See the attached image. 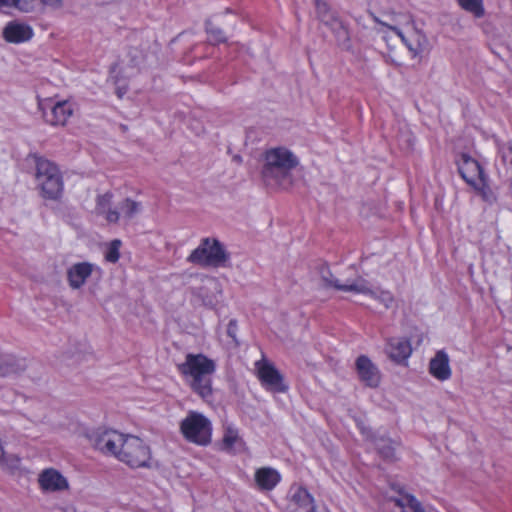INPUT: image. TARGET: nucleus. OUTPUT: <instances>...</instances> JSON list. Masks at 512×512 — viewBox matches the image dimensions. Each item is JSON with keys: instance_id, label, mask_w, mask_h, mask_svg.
I'll list each match as a JSON object with an SVG mask.
<instances>
[{"instance_id": "nucleus-1", "label": "nucleus", "mask_w": 512, "mask_h": 512, "mask_svg": "<svg viewBox=\"0 0 512 512\" xmlns=\"http://www.w3.org/2000/svg\"><path fill=\"white\" fill-rule=\"evenodd\" d=\"M262 179L267 186H285L291 183V172L300 164L299 158L283 146L267 149L262 155Z\"/></svg>"}, {"instance_id": "nucleus-2", "label": "nucleus", "mask_w": 512, "mask_h": 512, "mask_svg": "<svg viewBox=\"0 0 512 512\" xmlns=\"http://www.w3.org/2000/svg\"><path fill=\"white\" fill-rule=\"evenodd\" d=\"M215 363L203 354H187L185 362L178 366L179 371L191 378L190 386L202 399L212 395L211 377L215 372Z\"/></svg>"}, {"instance_id": "nucleus-3", "label": "nucleus", "mask_w": 512, "mask_h": 512, "mask_svg": "<svg viewBox=\"0 0 512 512\" xmlns=\"http://www.w3.org/2000/svg\"><path fill=\"white\" fill-rule=\"evenodd\" d=\"M26 160L35 170L34 176L42 197L59 199L63 192V177L57 165L38 154H29Z\"/></svg>"}, {"instance_id": "nucleus-4", "label": "nucleus", "mask_w": 512, "mask_h": 512, "mask_svg": "<svg viewBox=\"0 0 512 512\" xmlns=\"http://www.w3.org/2000/svg\"><path fill=\"white\" fill-rule=\"evenodd\" d=\"M322 278L328 286L334 287L343 292L368 296L377 300L386 308H391L394 304V297L390 291L374 288L367 280L363 279L362 277L344 281L334 278L332 275L327 277L323 274Z\"/></svg>"}, {"instance_id": "nucleus-5", "label": "nucleus", "mask_w": 512, "mask_h": 512, "mask_svg": "<svg viewBox=\"0 0 512 512\" xmlns=\"http://www.w3.org/2000/svg\"><path fill=\"white\" fill-rule=\"evenodd\" d=\"M115 458L131 468H149L151 451L139 437L124 434Z\"/></svg>"}, {"instance_id": "nucleus-6", "label": "nucleus", "mask_w": 512, "mask_h": 512, "mask_svg": "<svg viewBox=\"0 0 512 512\" xmlns=\"http://www.w3.org/2000/svg\"><path fill=\"white\" fill-rule=\"evenodd\" d=\"M229 260V253L216 238H203L199 246L188 256L187 261L201 267H221Z\"/></svg>"}, {"instance_id": "nucleus-7", "label": "nucleus", "mask_w": 512, "mask_h": 512, "mask_svg": "<svg viewBox=\"0 0 512 512\" xmlns=\"http://www.w3.org/2000/svg\"><path fill=\"white\" fill-rule=\"evenodd\" d=\"M180 432L188 442L205 446L211 442L212 424L202 413L189 411L180 423Z\"/></svg>"}, {"instance_id": "nucleus-8", "label": "nucleus", "mask_w": 512, "mask_h": 512, "mask_svg": "<svg viewBox=\"0 0 512 512\" xmlns=\"http://www.w3.org/2000/svg\"><path fill=\"white\" fill-rule=\"evenodd\" d=\"M124 434L106 428H97L86 433L89 444L106 456H116Z\"/></svg>"}, {"instance_id": "nucleus-9", "label": "nucleus", "mask_w": 512, "mask_h": 512, "mask_svg": "<svg viewBox=\"0 0 512 512\" xmlns=\"http://www.w3.org/2000/svg\"><path fill=\"white\" fill-rule=\"evenodd\" d=\"M258 379L262 387L271 393H284L288 389L283 375L264 355H262L261 359H258Z\"/></svg>"}, {"instance_id": "nucleus-10", "label": "nucleus", "mask_w": 512, "mask_h": 512, "mask_svg": "<svg viewBox=\"0 0 512 512\" xmlns=\"http://www.w3.org/2000/svg\"><path fill=\"white\" fill-rule=\"evenodd\" d=\"M44 120L50 125H64L72 115V108L66 101L52 104L51 100L39 101Z\"/></svg>"}, {"instance_id": "nucleus-11", "label": "nucleus", "mask_w": 512, "mask_h": 512, "mask_svg": "<svg viewBox=\"0 0 512 512\" xmlns=\"http://www.w3.org/2000/svg\"><path fill=\"white\" fill-rule=\"evenodd\" d=\"M374 20L382 27L387 28L388 30L394 32L401 39V41L406 45V47L413 54V56H417L418 54H420L423 51L425 44H426V38L418 30L412 29L409 34H405L398 27L388 25L387 23L379 20L377 17H374Z\"/></svg>"}, {"instance_id": "nucleus-12", "label": "nucleus", "mask_w": 512, "mask_h": 512, "mask_svg": "<svg viewBox=\"0 0 512 512\" xmlns=\"http://www.w3.org/2000/svg\"><path fill=\"white\" fill-rule=\"evenodd\" d=\"M458 170L462 178L470 186L478 184L479 181L487 177L479 162L467 154L461 155L458 162Z\"/></svg>"}, {"instance_id": "nucleus-13", "label": "nucleus", "mask_w": 512, "mask_h": 512, "mask_svg": "<svg viewBox=\"0 0 512 512\" xmlns=\"http://www.w3.org/2000/svg\"><path fill=\"white\" fill-rule=\"evenodd\" d=\"M96 269L99 270L96 265L90 262H79L71 265L66 273L70 288L73 290L82 288Z\"/></svg>"}, {"instance_id": "nucleus-14", "label": "nucleus", "mask_w": 512, "mask_h": 512, "mask_svg": "<svg viewBox=\"0 0 512 512\" xmlns=\"http://www.w3.org/2000/svg\"><path fill=\"white\" fill-rule=\"evenodd\" d=\"M40 488L45 492H56L68 489L67 479L57 470L48 468L39 474Z\"/></svg>"}, {"instance_id": "nucleus-15", "label": "nucleus", "mask_w": 512, "mask_h": 512, "mask_svg": "<svg viewBox=\"0 0 512 512\" xmlns=\"http://www.w3.org/2000/svg\"><path fill=\"white\" fill-rule=\"evenodd\" d=\"M356 369L359 379L369 387H377L380 383L378 368L366 356H360L356 360Z\"/></svg>"}, {"instance_id": "nucleus-16", "label": "nucleus", "mask_w": 512, "mask_h": 512, "mask_svg": "<svg viewBox=\"0 0 512 512\" xmlns=\"http://www.w3.org/2000/svg\"><path fill=\"white\" fill-rule=\"evenodd\" d=\"M129 65L138 69L152 66L158 60L157 49L146 51L143 47H131L128 51Z\"/></svg>"}, {"instance_id": "nucleus-17", "label": "nucleus", "mask_w": 512, "mask_h": 512, "mask_svg": "<svg viewBox=\"0 0 512 512\" xmlns=\"http://www.w3.org/2000/svg\"><path fill=\"white\" fill-rule=\"evenodd\" d=\"M361 432L366 435L378 452L386 459H393L395 456V443L384 434L373 433L359 425Z\"/></svg>"}, {"instance_id": "nucleus-18", "label": "nucleus", "mask_w": 512, "mask_h": 512, "mask_svg": "<svg viewBox=\"0 0 512 512\" xmlns=\"http://www.w3.org/2000/svg\"><path fill=\"white\" fill-rule=\"evenodd\" d=\"M33 36V30L29 25L9 22L3 29V37L10 43H22L30 40Z\"/></svg>"}, {"instance_id": "nucleus-19", "label": "nucleus", "mask_w": 512, "mask_h": 512, "mask_svg": "<svg viewBox=\"0 0 512 512\" xmlns=\"http://www.w3.org/2000/svg\"><path fill=\"white\" fill-rule=\"evenodd\" d=\"M429 371L433 377L440 381L448 380L451 377L449 356L445 351H438L430 360Z\"/></svg>"}, {"instance_id": "nucleus-20", "label": "nucleus", "mask_w": 512, "mask_h": 512, "mask_svg": "<svg viewBox=\"0 0 512 512\" xmlns=\"http://www.w3.org/2000/svg\"><path fill=\"white\" fill-rule=\"evenodd\" d=\"M386 353L393 361L402 363L412 353L411 344L405 338H391L386 345Z\"/></svg>"}, {"instance_id": "nucleus-21", "label": "nucleus", "mask_w": 512, "mask_h": 512, "mask_svg": "<svg viewBox=\"0 0 512 512\" xmlns=\"http://www.w3.org/2000/svg\"><path fill=\"white\" fill-rule=\"evenodd\" d=\"M395 512H427L422 504L408 493H399L395 498H390Z\"/></svg>"}, {"instance_id": "nucleus-22", "label": "nucleus", "mask_w": 512, "mask_h": 512, "mask_svg": "<svg viewBox=\"0 0 512 512\" xmlns=\"http://www.w3.org/2000/svg\"><path fill=\"white\" fill-rule=\"evenodd\" d=\"M281 481L280 473L270 467L258 468V490L271 491Z\"/></svg>"}, {"instance_id": "nucleus-23", "label": "nucleus", "mask_w": 512, "mask_h": 512, "mask_svg": "<svg viewBox=\"0 0 512 512\" xmlns=\"http://www.w3.org/2000/svg\"><path fill=\"white\" fill-rule=\"evenodd\" d=\"M291 502L298 512H314L315 504L311 494L304 488L298 487L291 496Z\"/></svg>"}, {"instance_id": "nucleus-24", "label": "nucleus", "mask_w": 512, "mask_h": 512, "mask_svg": "<svg viewBox=\"0 0 512 512\" xmlns=\"http://www.w3.org/2000/svg\"><path fill=\"white\" fill-rule=\"evenodd\" d=\"M119 209L125 220H131L138 213H140L142 206L140 202L132 200L131 198H125L120 204Z\"/></svg>"}, {"instance_id": "nucleus-25", "label": "nucleus", "mask_w": 512, "mask_h": 512, "mask_svg": "<svg viewBox=\"0 0 512 512\" xmlns=\"http://www.w3.org/2000/svg\"><path fill=\"white\" fill-rule=\"evenodd\" d=\"M459 6L466 12L476 18H481L485 14L483 0H457Z\"/></svg>"}, {"instance_id": "nucleus-26", "label": "nucleus", "mask_w": 512, "mask_h": 512, "mask_svg": "<svg viewBox=\"0 0 512 512\" xmlns=\"http://www.w3.org/2000/svg\"><path fill=\"white\" fill-rule=\"evenodd\" d=\"M332 31L334 32L337 41L341 45H346L349 41V33L345 25L335 16L332 17V20L329 21V24Z\"/></svg>"}, {"instance_id": "nucleus-27", "label": "nucleus", "mask_w": 512, "mask_h": 512, "mask_svg": "<svg viewBox=\"0 0 512 512\" xmlns=\"http://www.w3.org/2000/svg\"><path fill=\"white\" fill-rule=\"evenodd\" d=\"M205 29L208 34V40L210 43L219 44L226 41V36L224 32L219 27L214 25L212 21H206Z\"/></svg>"}, {"instance_id": "nucleus-28", "label": "nucleus", "mask_w": 512, "mask_h": 512, "mask_svg": "<svg viewBox=\"0 0 512 512\" xmlns=\"http://www.w3.org/2000/svg\"><path fill=\"white\" fill-rule=\"evenodd\" d=\"M240 441L236 430L228 428L221 441V450L231 452L235 444Z\"/></svg>"}, {"instance_id": "nucleus-29", "label": "nucleus", "mask_w": 512, "mask_h": 512, "mask_svg": "<svg viewBox=\"0 0 512 512\" xmlns=\"http://www.w3.org/2000/svg\"><path fill=\"white\" fill-rule=\"evenodd\" d=\"M479 194L482 196L483 200L488 203H493L496 201V196L493 191L490 189L487 183V177L483 180L479 181L478 184L472 186Z\"/></svg>"}, {"instance_id": "nucleus-30", "label": "nucleus", "mask_w": 512, "mask_h": 512, "mask_svg": "<svg viewBox=\"0 0 512 512\" xmlns=\"http://www.w3.org/2000/svg\"><path fill=\"white\" fill-rule=\"evenodd\" d=\"M317 14L320 20L324 24H329V21L332 20V17H335L334 14L330 13L329 7L325 1L315 0Z\"/></svg>"}, {"instance_id": "nucleus-31", "label": "nucleus", "mask_w": 512, "mask_h": 512, "mask_svg": "<svg viewBox=\"0 0 512 512\" xmlns=\"http://www.w3.org/2000/svg\"><path fill=\"white\" fill-rule=\"evenodd\" d=\"M502 163L506 166L507 172L512 174V144H505L499 148Z\"/></svg>"}, {"instance_id": "nucleus-32", "label": "nucleus", "mask_w": 512, "mask_h": 512, "mask_svg": "<svg viewBox=\"0 0 512 512\" xmlns=\"http://www.w3.org/2000/svg\"><path fill=\"white\" fill-rule=\"evenodd\" d=\"M112 198L113 194L111 192L98 195L96 199V211L98 214H104L110 208Z\"/></svg>"}, {"instance_id": "nucleus-33", "label": "nucleus", "mask_w": 512, "mask_h": 512, "mask_svg": "<svg viewBox=\"0 0 512 512\" xmlns=\"http://www.w3.org/2000/svg\"><path fill=\"white\" fill-rule=\"evenodd\" d=\"M121 245L120 240H113L105 254V259L108 262L115 263L119 260L120 253L119 247Z\"/></svg>"}, {"instance_id": "nucleus-34", "label": "nucleus", "mask_w": 512, "mask_h": 512, "mask_svg": "<svg viewBox=\"0 0 512 512\" xmlns=\"http://www.w3.org/2000/svg\"><path fill=\"white\" fill-rule=\"evenodd\" d=\"M33 1L34 0H15L14 8L22 11L29 12L33 9Z\"/></svg>"}, {"instance_id": "nucleus-35", "label": "nucleus", "mask_w": 512, "mask_h": 512, "mask_svg": "<svg viewBox=\"0 0 512 512\" xmlns=\"http://www.w3.org/2000/svg\"><path fill=\"white\" fill-rule=\"evenodd\" d=\"M104 214L109 223H117L120 219V212L111 208H108Z\"/></svg>"}, {"instance_id": "nucleus-36", "label": "nucleus", "mask_w": 512, "mask_h": 512, "mask_svg": "<svg viewBox=\"0 0 512 512\" xmlns=\"http://www.w3.org/2000/svg\"><path fill=\"white\" fill-rule=\"evenodd\" d=\"M236 331H237V323L235 320H230L227 326V335L231 337L236 343Z\"/></svg>"}, {"instance_id": "nucleus-37", "label": "nucleus", "mask_w": 512, "mask_h": 512, "mask_svg": "<svg viewBox=\"0 0 512 512\" xmlns=\"http://www.w3.org/2000/svg\"><path fill=\"white\" fill-rule=\"evenodd\" d=\"M15 3V0H0V9H12Z\"/></svg>"}, {"instance_id": "nucleus-38", "label": "nucleus", "mask_w": 512, "mask_h": 512, "mask_svg": "<svg viewBox=\"0 0 512 512\" xmlns=\"http://www.w3.org/2000/svg\"><path fill=\"white\" fill-rule=\"evenodd\" d=\"M128 91V87L126 85H118L116 87V94L121 99Z\"/></svg>"}, {"instance_id": "nucleus-39", "label": "nucleus", "mask_w": 512, "mask_h": 512, "mask_svg": "<svg viewBox=\"0 0 512 512\" xmlns=\"http://www.w3.org/2000/svg\"><path fill=\"white\" fill-rule=\"evenodd\" d=\"M42 3L45 5L53 6V7H60L62 4L61 0H41Z\"/></svg>"}, {"instance_id": "nucleus-40", "label": "nucleus", "mask_w": 512, "mask_h": 512, "mask_svg": "<svg viewBox=\"0 0 512 512\" xmlns=\"http://www.w3.org/2000/svg\"><path fill=\"white\" fill-rule=\"evenodd\" d=\"M11 371V369L7 366V367H2L0 366V376H5L7 374H9Z\"/></svg>"}, {"instance_id": "nucleus-41", "label": "nucleus", "mask_w": 512, "mask_h": 512, "mask_svg": "<svg viewBox=\"0 0 512 512\" xmlns=\"http://www.w3.org/2000/svg\"><path fill=\"white\" fill-rule=\"evenodd\" d=\"M234 159L240 161V156H235Z\"/></svg>"}]
</instances>
